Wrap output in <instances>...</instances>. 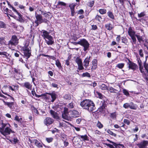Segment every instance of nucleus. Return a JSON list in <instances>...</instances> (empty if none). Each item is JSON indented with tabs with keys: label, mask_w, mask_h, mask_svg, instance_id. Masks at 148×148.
<instances>
[{
	"label": "nucleus",
	"mask_w": 148,
	"mask_h": 148,
	"mask_svg": "<svg viewBox=\"0 0 148 148\" xmlns=\"http://www.w3.org/2000/svg\"><path fill=\"white\" fill-rule=\"evenodd\" d=\"M80 105L83 108L87 110L89 112L92 111L95 109L94 103L90 100H83L81 102Z\"/></svg>",
	"instance_id": "nucleus-1"
},
{
	"label": "nucleus",
	"mask_w": 148,
	"mask_h": 148,
	"mask_svg": "<svg viewBox=\"0 0 148 148\" xmlns=\"http://www.w3.org/2000/svg\"><path fill=\"white\" fill-rule=\"evenodd\" d=\"M1 125L0 127V132L5 136L9 135L10 134L12 130L9 128L10 125L8 123H4L3 122L0 123Z\"/></svg>",
	"instance_id": "nucleus-2"
},
{
	"label": "nucleus",
	"mask_w": 148,
	"mask_h": 148,
	"mask_svg": "<svg viewBox=\"0 0 148 148\" xmlns=\"http://www.w3.org/2000/svg\"><path fill=\"white\" fill-rule=\"evenodd\" d=\"M42 33V36L45 40L46 43L48 45H52L54 43L53 39L51 36L49 35V33L43 30Z\"/></svg>",
	"instance_id": "nucleus-3"
},
{
	"label": "nucleus",
	"mask_w": 148,
	"mask_h": 148,
	"mask_svg": "<svg viewBox=\"0 0 148 148\" xmlns=\"http://www.w3.org/2000/svg\"><path fill=\"white\" fill-rule=\"evenodd\" d=\"M127 32L128 35L131 37L133 42L134 44H136V39L135 37L136 32L132 28L130 27L128 29Z\"/></svg>",
	"instance_id": "nucleus-4"
},
{
	"label": "nucleus",
	"mask_w": 148,
	"mask_h": 148,
	"mask_svg": "<svg viewBox=\"0 0 148 148\" xmlns=\"http://www.w3.org/2000/svg\"><path fill=\"white\" fill-rule=\"evenodd\" d=\"M78 44L84 47V50L86 51L88 49L89 44L85 39H83L78 42Z\"/></svg>",
	"instance_id": "nucleus-5"
},
{
	"label": "nucleus",
	"mask_w": 148,
	"mask_h": 148,
	"mask_svg": "<svg viewBox=\"0 0 148 148\" xmlns=\"http://www.w3.org/2000/svg\"><path fill=\"white\" fill-rule=\"evenodd\" d=\"M138 62L139 66V69L140 72L142 73L143 76L147 81L148 80V78L147 77V74L145 73L144 71L143 66L141 63V60L139 59L138 60Z\"/></svg>",
	"instance_id": "nucleus-6"
},
{
	"label": "nucleus",
	"mask_w": 148,
	"mask_h": 148,
	"mask_svg": "<svg viewBox=\"0 0 148 148\" xmlns=\"http://www.w3.org/2000/svg\"><path fill=\"white\" fill-rule=\"evenodd\" d=\"M68 116L70 117V120L73 118H76L79 116V112L76 110H73L69 112Z\"/></svg>",
	"instance_id": "nucleus-7"
},
{
	"label": "nucleus",
	"mask_w": 148,
	"mask_h": 148,
	"mask_svg": "<svg viewBox=\"0 0 148 148\" xmlns=\"http://www.w3.org/2000/svg\"><path fill=\"white\" fill-rule=\"evenodd\" d=\"M69 113L68 108L66 107L64 108V111L62 114V118L66 120L69 121L70 117L68 116Z\"/></svg>",
	"instance_id": "nucleus-8"
},
{
	"label": "nucleus",
	"mask_w": 148,
	"mask_h": 148,
	"mask_svg": "<svg viewBox=\"0 0 148 148\" xmlns=\"http://www.w3.org/2000/svg\"><path fill=\"white\" fill-rule=\"evenodd\" d=\"M76 63L78 65V69L79 70H82L84 69V67L82 65V59L79 57H77L75 60Z\"/></svg>",
	"instance_id": "nucleus-9"
},
{
	"label": "nucleus",
	"mask_w": 148,
	"mask_h": 148,
	"mask_svg": "<svg viewBox=\"0 0 148 148\" xmlns=\"http://www.w3.org/2000/svg\"><path fill=\"white\" fill-rule=\"evenodd\" d=\"M123 107L125 109H127L129 108L131 109L136 110L137 108L136 106L132 102L130 103H126L124 104Z\"/></svg>",
	"instance_id": "nucleus-10"
},
{
	"label": "nucleus",
	"mask_w": 148,
	"mask_h": 148,
	"mask_svg": "<svg viewBox=\"0 0 148 148\" xmlns=\"http://www.w3.org/2000/svg\"><path fill=\"white\" fill-rule=\"evenodd\" d=\"M18 39L17 36L15 35L12 36V38L8 42V45H14L15 44L18 43Z\"/></svg>",
	"instance_id": "nucleus-11"
},
{
	"label": "nucleus",
	"mask_w": 148,
	"mask_h": 148,
	"mask_svg": "<svg viewBox=\"0 0 148 148\" xmlns=\"http://www.w3.org/2000/svg\"><path fill=\"white\" fill-rule=\"evenodd\" d=\"M36 20L35 21V23L36 24V26H37L41 23L42 18L41 15L37 14L36 15Z\"/></svg>",
	"instance_id": "nucleus-12"
},
{
	"label": "nucleus",
	"mask_w": 148,
	"mask_h": 148,
	"mask_svg": "<svg viewBox=\"0 0 148 148\" xmlns=\"http://www.w3.org/2000/svg\"><path fill=\"white\" fill-rule=\"evenodd\" d=\"M128 64L129 69L133 71L135 70L137 67V65L136 64L131 61L130 60H129V63H128Z\"/></svg>",
	"instance_id": "nucleus-13"
},
{
	"label": "nucleus",
	"mask_w": 148,
	"mask_h": 148,
	"mask_svg": "<svg viewBox=\"0 0 148 148\" xmlns=\"http://www.w3.org/2000/svg\"><path fill=\"white\" fill-rule=\"evenodd\" d=\"M53 122V119L50 117H47L44 121V123L47 126L51 124Z\"/></svg>",
	"instance_id": "nucleus-14"
},
{
	"label": "nucleus",
	"mask_w": 148,
	"mask_h": 148,
	"mask_svg": "<svg viewBox=\"0 0 148 148\" xmlns=\"http://www.w3.org/2000/svg\"><path fill=\"white\" fill-rule=\"evenodd\" d=\"M148 145V141L144 140L137 144L139 148H145Z\"/></svg>",
	"instance_id": "nucleus-15"
},
{
	"label": "nucleus",
	"mask_w": 148,
	"mask_h": 148,
	"mask_svg": "<svg viewBox=\"0 0 148 148\" xmlns=\"http://www.w3.org/2000/svg\"><path fill=\"white\" fill-rule=\"evenodd\" d=\"M90 58V56H87L84 61V65L86 68H87L89 66Z\"/></svg>",
	"instance_id": "nucleus-16"
},
{
	"label": "nucleus",
	"mask_w": 148,
	"mask_h": 148,
	"mask_svg": "<svg viewBox=\"0 0 148 148\" xmlns=\"http://www.w3.org/2000/svg\"><path fill=\"white\" fill-rule=\"evenodd\" d=\"M50 112L53 118L56 119H59V117L58 116L57 113L56 112L52 110H50Z\"/></svg>",
	"instance_id": "nucleus-17"
},
{
	"label": "nucleus",
	"mask_w": 148,
	"mask_h": 148,
	"mask_svg": "<svg viewBox=\"0 0 148 148\" xmlns=\"http://www.w3.org/2000/svg\"><path fill=\"white\" fill-rule=\"evenodd\" d=\"M23 86L29 90H31L32 88L31 84L28 82H26L24 83Z\"/></svg>",
	"instance_id": "nucleus-18"
},
{
	"label": "nucleus",
	"mask_w": 148,
	"mask_h": 148,
	"mask_svg": "<svg viewBox=\"0 0 148 148\" xmlns=\"http://www.w3.org/2000/svg\"><path fill=\"white\" fill-rule=\"evenodd\" d=\"M33 142L34 143L35 145L38 148H40L42 147V144L36 139H34L33 140Z\"/></svg>",
	"instance_id": "nucleus-19"
},
{
	"label": "nucleus",
	"mask_w": 148,
	"mask_h": 148,
	"mask_svg": "<svg viewBox=\"0 0 148 148\" xmlns=\"http://www.w3.org/2000/svg\"><path fill=\"white\" fill-rule=\"evenodd\" d=\"M78 137L79 138H81L82 140H88V137L86 135H79Z\"/></svg>",
	"instance_id": "nucleus-20"
},
{
	"label": "nucleus",
	"mask_w": 148,
	"mask_h": 148,
	"mask_svg": "<svg viewBox=\"0 0 148 148\" xmlns=\"http://www.w3.org/2000/svg\"><path fill=\"white\" fill-rule=\"evenodd\" d=\"M105 27L108 30H110L113 28V26L111 23H108L105 25Z\"/></svg>",
	"instance_id": "nucleus-21"
},
{
	"label": "nucleus",
	"mask_w": 148,
	"mask_h": 148,
	"mask_svg": "<svg viewBox=\"0 0 148 148\" xmlns=\"http://www.w3.org/2000/svg\"><path fill=\"white\" fill-rule=\"evenodd\" d=\"M23 53L24 56L25 57H27V59L29 58L31 55V52L30 50L27 51H24Z\"/></svg>",
	"instance_id": "nucleus-22"
},
{
	"label": "nucleus",
	"mask_w": 148,
	"mask_h": 148,
	"mask_svg": "<svg viewBox=\"0 0 148 148\" xmlns=\"http://www.w3.org/2000/svg\"><path fill=\"white\" fill-rule=\"evenodd\" d=\"M41 12V14L44 15L47 18H49L50 15L51 13L50 12H43L42 11H40Z\"/></svg>",
	"instance_id": "nucleus-23"
},
{
	"label": "nucleus",
	"mask_w": 148,
	"mask_h": 148,
	"mask_svg": "<svg viewBox=\"0 0 148 148\" xmlns=\"http://www.w3.org/2000/svg\"><path fill=\"white\" fill-rule=\"evenodd\" d=\"M0 55L4 56L7 59H9L8 57L10 56V54L8 53L7 52L5 51H3L2 52H0Z\"/></svg>",
	"instance_id": "nucleus-24"
},
{
	"label": "nucleus",
	"mask_w": 148,
	"mask_h": 148,
	"mask_svg": "<svg viewBox=\"0 0 148 148\" xmlns=\"http://www.w3.org/2000/svg\"><path fill=\"white\" fill-rule=\"evenodd\" d=\"M0 55L4 56L7 59H9L8 57L10 56V54L8 53L7 52L5 51H3L2 52H0Z\"/></svg>",
	"instance_id": "nucleus-25"
},
{
	"label": "nucleus",
	"mask_w": 148,
	"mask_h": 148,
	"mask_svg": "<svg viewBox=\"0 0 148 148\" xmlns=\"http://www.w3.org/2000/svg\"><path fill=\"white\" fill-rule=\"evenodd\" d=\"M0 55L4 56L7 59H9L8 57L10 56V54L8 53L7 52L5 51H3L2 52H0Z\"/></svg>",
	"instance_id": "nucleus-26"
},
{
	"label": "nucleus",
	"mask_w": 148,
	"mask_h": 148,
	"mask_svg": "<svg viewBox=\"0 0 148 148\" xmlns=\"http://www.w3.org/2000/svg\"><path fill=\"white\" fill-rule=\"evenodd\" d=\"M105 105L104 104H102L98 109V111L100 112H102L104 111L105 108Z\"/></svg>",
	"instance_id": "nucleus-27"
},
{
	"label": "nucleus",
	"mask_w": 148,
	"mask_h": 148,
	"mask_svg": "<svg viewBox=\"0 0 148 148\" xmlns=\"http://www.w3.org/2000/svg\"><path fill=\"white\" fill-rule=\"evenodd\" d=\"M5 105H7L10 109L12 108V106L14 105V102H7L4 101Z\"/></svg>",
	"instance_id": "nucleus-28"
},
{
	"label": "nucleus",
	"mask_w": 148,
	"mask_h": 148,
	"mask_svg": "<svg viewBox=\"0 0 148 148\" xmlns=\"http://www.w3.org/2000/svg\"><path fill=\"white\" fill-rule=\"evenodd\" d=\"M137 37L138 42L140 43L142 41L144 42V40L143 39V37L142 36L136 34V35L135 37Z\"/></svg>",
	"instance_id": "nucleus-29"
},
{
	"label": "nucleus",
	"mask_w": 148,
	"mask_h": 148,
	"mask_svg": "<svg viewBox=\"0 0 148 148\" xmlns=\"http://www.w3.org/2000/svg\"><path fill=\"white\" fill-rule=\"evenodd\" d=\"M111 92L116 93L117 90L111 87H108L107 90Z\"/></svg>",
	"instance_id": "nucleus-30"
},
{
	"label": "nucleus",
	"mask_w": 148,
	"mask_h": 148,
	"mask_svg": "<svg viewBox=\"0 0 148 148\" xmlns=\"http://www.w3.org/2000/svg\"><path fill=\"white\" fill-rule=\"evenodd\" d=\"M96 93L97 94L96 95L97 97L101 99H103L105 97L104 96L98 92H97Z\"/></svg>",
	"instance_id": "nucleus-31"
},
{
	"label": "nucleus",
	"mask_w": 148,
	"mask_h": 148,
	"mask_svg": "<svg viewBox=\"0 0 148 148\" xmlns=\"http://www.w3.org/2000/svg\"><path fill=\"white\" fill-rule=\"evenodd\" d=\"M56 64L59 69H60L62 68L61 64L58 59L56 60Z\"/></svg>",
	"instance_id": "nucleus-32"
},
{
	"label": "nucleus",
	"mask_w": 148,
	"mask_h": 148,
	"mask_svg": "<svg viewBox=\"0 0 148 148\" xmlns=\"http://www.w3.org/2000/svg\"><path fill=\"white\" fill-rule=\"evenodd\" d=\"M6 27V25L3 22L0 21V28H5Z\"/></svg>",
	"instance_id": "nucleus-33"
},
{
	"label": "nucleus",
	"mask_w": 148,
	"mask_h": 148,
	"mask_svg": "<svg viewBox=\"0 0 148 148\" xmlns=\"http://www.w3.org/2000/svg\"><path fill=\"white\" fill-rule=\"evenodd\" d=\"M107 14L108 16L111 18L114 19V16L112 12L111 11H109L107 12Z\"/></svg>",
	"instance_id": "nucleus-34"
},
{
	"label": "nucleus",
	"mask_w": 148,
	"mask_h": 148,
	"mask_svg": "<svg viewBox=\"0 0 148 148\" xmlns=\"http://www.w3.org/2000/svg\"><path fill=\"white\" fill-rule=\"evenodd\" d=\"M143 66L145 70L146 71L148 74V64L147 63L146 61H145L143 63Z\"/></svg>",
	"instance_id": "nucleus-35"
},
{
	"label": "nucleus",
	"mask_w": 148,
	"mask_h": 148,
	"mask_svg": "<svg viewBox=\"0 0 148 148\" xmlns=\"http://www.w3.org/2000/svg\"><path fill=\"white\" fill-rule=\"evenodd\" d=\"M52 98L51 101L53 102L56 98V95L54 93H50L49 94Z\"/></svg>",
	"instance_id": "nucleus-36"
},
{
	"label": "nucleus",
	"mask_w": 148,
	"mask_h": 148,
	"mask_svg": "<svg viewBox=\"0 0 148 148\" xmlns=\"http://www.w3.org/2000/svg\"><path fill=\"white\" fill-rule=\"evenodd\" d=\"M99 12L102 14H105L106 12V10L105 9H100L99 10Z\"/></svg>",
	"instance_id": "nucleus-37"
},
{
	"label": "nucleus",
	"mask_w": 148,
	"mask_h": 148,
	"mask_svg": "<svg viewBox=\"0 0 148 148\" xmlns=\"http://www.w3.org/2000/svg\"><path fill=\"white\" fill-rule=\"evenodd\" d=\"M108 87L105 84H102L100 86V88L102 90H107Z\"/></svg>",
	"instance_id": "nucleus-38"
},
{
	"label": "nucleus",
	"mask_w": 148,
	"mask_h": 148,
	"mask_svg": "<svg viewBox=\"0 0 148 148\" xmlns=\"http://www.w3.org/2000/svg\"><path fill=\"white\" fill-rule=\"evenodd\" d=\"M22 49L23 51H29V48L28 47V45H25V46L22 47Z\"/></svg>",
	"instance_id": "nucleus-39"
},
{
	"label": "nucleus",
	"mask_w": 148,
	"mask_h": 148,
	"mask_svg": "<svg viewBox=\"0 0 148 148\" xmlns=\"http://www.w3.org/2000/svg\"><path fill=\"white\" fill-rule=\"evenodd\" d=\"M95 60H94L92 61L93 66L92 67V69H95L97 68V64Z\"/></svg>",
	"instance_id": "nucleus-40"
},
{
	"label": "nucleus",
	"mask_w": 148,
	"mask_h": 148,
	"mask_svg": "<svg viewBox=\"0 0 148 148\" xmlns=\"http://www.w3.org/2000/svg\"><path fill=\"white\" fill-rule=\"evenodd\" d=\"M74 105L75 104L74 103L72 102L69 104L67 106L69 108L71 109L74 108Z\"/></svg>",
	"instance_id": "nucleus-41"
},
{
	"label": "nucleus",
	"mask_w": 148,
	"mask_h": 148,
	"mask_svg": "<svg viewBox=\"0 0 148 148\" xmlns=\"http://www.w3.org/2000/svg\"><path fill=\"white\" fill-rule=\"evenodd\" d=\"M32 108L33 112L36 114V115H38L39 112L37 110L34 106Z\"/></svg>",
	"instance_id": "nucleus-42"
},
{
	"label": "nucleus",
	"mask_w": 148,
	"mask_h": 148,
	"mask_svg": "<svg viewBox=\"0 0 148 148\" xmlns=\"http://www.w3.org/2000/svg\"><path fill=\"white\" fill-rule=\"evenodd\" d=\"M124 66V64L122 63L119 64L117 65L116 66L117 67L120 68V69H122L123 68Z\"/></svg>",
	"instance_id": "nucleus-43"
},
{
	"label": "nucleus",
	"mask_w": 148,
	"mask_h": 148,
	"mask_svg": "<svg viewBox=\"0 0 148 148\" xmlns=\"http://www.w3.org/2000/svg\"><path fill=\"white\" fill-rule=\"evenodd\" d=\"M82 76L84 77H90V74L88 72L83 73L82 74Z\"/></svg>",
	"instance_id": "nucleus-44"
},
{
	"label": "nucleus",
	"mask_w": 148,
	"mask_h": 148,
	"mask_svg": "<svg viewBox=\"0 0 148 148\" xmlns=\"http://www.w3.org/2000/svg\"><path fill=\"white\" fill-rule=\"evenodd\" d=\"M107 132L110 135H112L114 136H116V134L114 133L112 131L110 130H108L107 131Z\"/></svg>",
	"instance_id": "nucleus-45"
},
{
	"label": "nucleus",
	"mask_w": 148,
	"mask_h": 148,
	"mask_svg": "<svg viewBox=\"0 0 148 148\" xmlns=\"http://www.w3.org/2000/svg\"><path fill=\"white\" fill-rule=\"evenodd\" d=\"M95 19L97 20H98V21L100 22L102 20V18L100 16L98 15H97L95 17Z\"/></svg>",
	"instance_id": "nucleus-46"
},
{
	"label": "nucleus",
	"mask_w": 148,
	"mask_h": 148,
	"mask_svg": "<svg viewBox=\"0 0 148 148\" xmlns=\"http://www.w3.org/2000/svg\"><path fill=\"white\" fill-rule=\"evenodd\" d=\"M48 143H50L53 140V138L52 137L47 138L46 139Z\"/></svg>",
	"instance_id": "nucleus-47"
},
{
	"label": "nucleus",
	"mask_w": 148,
	"mask_h": 148,
	"mask_svg": "<svg viewBox=\"0 0 148 148\" xmlns=\"http://www.w3.org/2000/svg\"><path fill=\"white\" fill-rule=\"evenodd\" d=\"M145 15V13L144 12H142L140 14H138V16L139 18L142 17Z\"/></svg>",
	"instance_id": "nucleus-48"
},
{
	"label": "nucleus",
	"mask_w": 148,
	"mask_h": 148,
	"mask_svg": "<svg viewBox=\"0 0 148 148\" xmlns=\"http://www.w3.org/2000/svg\"><path fill=\"white\" fill-rule=\"evenodd\" d=\"M75 6V5L73 4H70L69 5V7L70 8L71 10H74Z\"/></svg>",
	"instance_id": "nucleus-49"
},
{
	"label": "nucleus",
	"mask_w": 148,
	"mask_h": 148,
	"mask_svg": "<svg viewBox=\"0 0 148 148\" xmlns=\"http://www.w3.org/2000/svg\"><path fill=\"white\" fill-rule=\"evenodd\" d=\"M123 92L124 94L128 96L129 95V94L128 91L125 89H123Z\"/></svg>",
	"instance_id": "nucleus-50"
},
{
	"label": "nucleus",
	"mask_w": 148,
	"mask_h": 148,
	"mask_svg": "<svg viewBox=\"0 0 148 148\" xmlns=\"http://www.w3.org/2000/svg\"><path fill=\"white\" fill-rule=\"evenodd\" d=\"M84 119L82 118H78L76 120V122L78 124H79L82 121H84Z\"/></svg>",
	"instance_id": "nucleus-51"
},
{
	"label": "nucleus",
	"mask_w": 148,
	"mask_h": 148,
	"mask_svg": "<svg viewBox=\"0 0 148 148\" xmlns=\"http://www.w3.org/2000/svg\"><path fill=\"white\" fill-rule=\"evenodd\" d=\"M76 12L77 13V14H82L84 13V11L83 10L81 9L77 11Z\"/></svg>",
	"instance_id": "nucleus-52"
},
{
	"label": "nucleus",
	"mask_w": 148,
	"mask_h": 148,
	"mask_svg": "<svg viewBox=\"0 0 148 148\" xmlns=\"http://www.w3.org/2000/svg\"><path fill=\"white\" fill-rule=\"evenodd\" d=\"M139 54L140 56L141 57H143L144 56L143 53V50L142 49H140L139 51Z\"/></svg>",
	"instance_id": "nucleus-53"
},
{
	"label": "nucleus",
	"mask_w": 148,
	"mask_h": 148,
	"mask_svg": "<svg viewBox=\"0 0 148 148\" xmlns=\"http://www.w3.org/2000/svg\"><path fill=\"white\" fill-rule=\"evenodd\" d=\"M97 126L99 128H101L103 127V125L101 123L98 121L97 124Z\"/></svg>",
	"instance_id": "nucleus-54"
},
{
	"label": "nucleus",
	"mask_w": 148,
	"mask_h": 148,
	"mask_svg": "<svg viewBox=\"0 0 148 148\" xmlns=\"http://www.w3.org/2000/svg\"><path fill=\"white\" fill-rule=\"evenodd\" d=\"M110 117L112 118H115L116 117V112H114L110 114Z\"/></svg>",
	"instance_id": "nucleus-55"
},
{
	"label": "nucleus",
	"mask_w": 148,
	"mask_h": 148,
	"mask_svg": "<svg viewBox=\"0 0 148 148\" xmlns=\"http://www.w3.org/2000/svg\"><path fill=\"white\" fill-rule=\"evenodd\" d=\"M123 122L125 123L127 125H129L130 124V121L127 119H124Z\"/></svg>",
	"instance_id": "nucleus-56"
},
{
	"label": "nucleus",
	"mask_w": 148,
	"mask_h": 148,
	"mask_svg": "<svg viewBox=\"0 0 148 148\" xmlns=\"http://www.w3.org/2000/svg\"><path fill=\"white\" fill-rule=\"evenodd\" d=\"M116 144L117 145V146H115V147L116 148H117L118 147L119 148H123L124 147L123 145L122 144H117L116 143Z\"/></svg>",
	"instance_id": "nucleus-57"
},
{
	"label": "nucleus",
	"mask_w": 148,
	"mask_h": 148,
	"mask_svg": "<svg viewBox=\"0 0 148 148\" xmlns=\"http://www.w3.org/2000/svg\"><path fill=\"white\" fill-rule=\"evenodd\" d=\"M2 92L4 94L6 95H8L10 97L11 99L13 101H14V98L11 96H10L7 93H5L2 90Z\"/></svg>",
	"instance_id": "nucleus-58"
},
{
	"label": "nucleus",
	"mask_w": 148,
	"mask_h": 148,
	"mask_svg": "<svg viewBox=\"0 0 148 148\" xmlns=\"http://www.w3.org/2000/svg\"><path fill=\"white\" fill-rule=\"evenodd\" d=\"M94 3V2L93 1L90 2L89 3V4L88 5V6L90 7H92L93 6Z\"/></svg>",
	"instance_id": "nucleus-59"
},
{
	"label": "nucleus",
	"mask_w": 148,
	"mask_h": 148,
	"mask_svg": "<svg viewBox=\"0 0 148 148\" xmlns=\"http://www.w3.org/2000/svg\"><path fill=\"white\" fill-rule=\"evenodd\" d=\"M51 85L53 87L58 88V85L56 83H52L51 84Z\"/></svg>",
	"instance_id": "nucleus-60"
},
{
	"label": "nucleus",
	"mask_w": 148,
	"mask_h": 148,
	"mask_svg": "<svg viewBox=\"0 0 148 148\" xmlns=\"http://www.w3.org/2000/svg\"><path fill=\"white\" fill-rule=\"evenodd\" d=\"M97 28V27L96 25H92V29L93 30H96Z\"/></svg>",
	"instance_id": "nucleus-61"
},
{
	"label": "nucleus",
	"mask_w": 148,
	"mask_h": 148,
	"mask_svg": "<svg viewBox=\"0 0 148 148\" xmlns=\"http://www.w3.org/2000/svg\"><path fill=\"white\" fill-rule=\"evenodd\" d=\"M58 4L61 5L65 6L66 5V3L60 1L58 2Z\"/></svg>",
	"instance_id": "nucleus-62"
},
{
	"label": "nucleus",
	"mask_w": 148,
	"mask_h": 148,
	"mask_svg": "<svg viewBox=\"0 0 148 148\" xmlns=\"http://www.w3.org/2000/svg\"><path fill=\"white\" fill-rule=\"evenodd\" d=\"M14 120L18 121L20 122V119L18 116L17 115H16L14 118Z\"/></svg>",
	"instance_id": "nucleus-63"
},
{
	"label": "nucleus",
	"mask_w": 148,
	"mask_h": 148,
	"mask_svg": "<svg viewBox=\"0 0 148 148\" xmlns=\"http://www.w3.org/2000/svg\"><path fill=\"white\" fill-rule=\"evenodd\" d=\"M18 20L21 23L23 22L24 21L23 19L21 18V17H18Z\"/></svg>",
	"instance_id": "nucleus-64"
}]
</instances>
